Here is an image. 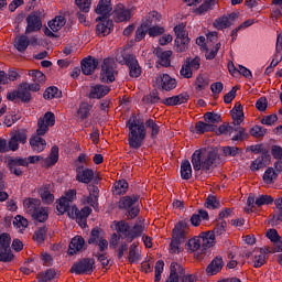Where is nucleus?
I'll list each match as a JSON object with an SVG mask.
<instances>
[{
	"mask_svg": "<svg viewBox=\"0 0 282 282\" xmlns=\"http://www.w3.org/2000/svg\"><path fill=\"white\" fill-rule=\"evenodd\" d=\"M126 127L129 129L128 133V144L130 149L138 150L144 144L147 139V129L151 131V139L155 140L160 135V124L153 119H148L144 122L138 123V117L132 115L126 123Z\"/></svg>",
	"mask_w": 282,
	"mask_h": 282,
	"instance_id": "obj_1",
	"label": "nucleus"
},
{
	"mask_svg": "<svg viewBox=\"0 0 282 282\" xmlns=\"http://www.w3.org/2000/svg\"><path fill=\"white\" fill-rule=\"evenodd\" d=\"M202 221H210V216L205 209H198L197 213H194L191 216L189 220L188 218H185L176 223L172 230V240L170 243L171 254H180V252H182L180 246H182L186 239V230L191 228V225L194 226V228H197Z\"/></svg>",
	"mask_w": 282,
	"mask_h": 282,
	"instance_id": "obj_2",
	"label": "nucleus"
},
{
	"mask_svg": "<svg viewBox=\"0 0 282 282\" xmlns=\"http://www.w3.org/2000/svg\"><path fill=\"white\" fill-rule=\"evenodd\" d=\"M219 160V153L216 150L207 152L206 156H202V150H196L192 154V165L195 173H213L215 170V162Z\"/></svg>",
	"mask_w": 282,
	"mask_h": 282,
	"instance_id": "obj_3",
	"label": "nucleus"
},
{
	"mask_svg": "<svg viewBox=\"0 0 282 282\" xmlns=\"http://www.w3.org/2000/svg\"><path fill=\"white\" fill-rule=\"evenodd\" d=\"M138 202H140V195H126L119 199L117 206L119 210H126L127 219H135V217L140 215V207L138 206Z\"/></svg>",
	"mask_w": 282,
	"mask_h": 282,
	"instance_id": "obj_4",
	"label": "nucleus"
},
{
	"mask_svg": "<svg viewBox=\"0 0 282 282\" xmlns=\"http://www.w3.org/2000/svg\"><path fill=\"white\" fill-rule=\"evenodd\" d=\"M115 228L121 239H127L129 243L138 237H142V232L144 231V227L142 225L135 224L132 228L126 220L115 221Z\"/></svg>",
	"mask_w": 282,
	"mask_h": 282,
	"instance_id": "obj_5",
	"label": "nucleus"
},
{
	"mask_svg": "<svg viewBox=\"0 0 282 282\" xmlns=\"http://www.w3.org/2000/svg\"><path fill=\"white\" fill-rule=\"evenodd\" d=\"M275 204V208H278V214H274L270 220V224H279L282 223V197L274 200V198L270 195H260L256 198V206L260 208V206H272Z\"/></svg>",
	"mask_w": 282,
	"mask_h": 282,
	"instance_id": "obj_6",
	"label": "nucleus"
},
{
	"mask_svg": "<svg viewBox=\"0 0 282 282\" xmlns=\"http://www.w3.org/2000/svg\"><path fill=\"white\" fill-rule=\"evenodd\" d=\"M118 74V68L116 67V62L112 58H105L101 64L100 80L107 85L116 82V75Z\"/></svg>",
	"mask_w": 282,
	"mask_h": 282,
	"instance_id": "obj_7",
	"label": "nucleus"
},
{
	"mask_svg": "<svg viewBox=\"0 0 282 282\" xmlns=\"http://www.w3.org/2000/svg\"><path fill=\"white\" fill-rule=\"evenodd\" d=\"M175 40L174 44L176 47V52L181 54L188 50V44L191 43V37H188V32H186V25L177 24L174 26Z\"/></svg>",
	"mask_w": 282,
	"mask_h": 282,
	"instance_id": "obj_8",
	"label": "nucleus"
},
{
	"mask_svg": "<svg viewBox=\"0 0 282 282\" xmlns=\"http://www.w3.org/2000/svg\"><path fill=\"white\" fill-rule=\"evenodd\" d=\"M10 243H12V238L10 234L3 232L0 235V262L1 263H10L14 260V253H12V248H10Z\"/></svg>",
	"mask_w": 282,
	"mask_h": 282,
	"instance_id": "obj_9",
	"label": "nucleus"
},
{
	"mask_svg": "<svg viewBox=\"0 0 282 282\" xmlns=\"http://www.w3.org/2000/svg\"><path fill=\"white\" fill-rule=\"evenodd\" d=\"M94 265H96V260L84 258L72 265L70 272L73 274H91L94 272Z\"/></svg>",
	"mask_w": 282,
	"mask_h": 282,
	"instance_id": "obj_10",
	"label": "nucleus"
},
{
	"mask_svg": "<svg viewBox=\"0 0 282 282\" xmlns=\"http://www.w3.org/2000/svg\"><path fill=\"white\" fill-rule=\"evenodd\" d=\"M122 58L127 67H129V76H131V78H140V76H142V68L135 55L124 53L122 54Z\"/></svg>",
	"mask_w": 282,
	"mask_h": 282,
	"instance_id": "obj_11",
	"label": "nucleus"
},
{
	"mask_svg": "<svg viewBox=\"0 0 282 282\" xmlns=\"http://www.w3.org/2000/svg\"><path fill=\"white\" fill-rule=\"evenodd\" d=\"M158 89L161 91H173L177 87V79L171 77L169 74H159L155 78Z\"/></svg>",
	"mask_w": 282,
	"mask_h": 282,
	"instance_id": "obj_12",
	"label": "nucleus"
},
{
	"mask_svg": "<svg viewBox=\"0 0 282 282\" xmlns=\"http://www.w3.org/2000/svg\"><path fill=\"white\" fill-rule=\"evenodd\" d=\"M19 166H28V161L25 160V158L17 156L8 159V169L10 173L15 175L17 177H21V175H23V170H21V167Z\"/></svg>",
	"mask_w": 282,
	"mask_h": 282,
	"instance_id": "obj_13",
	"label": "nucleus"
},
{
	"mask_svg": "<svg viewBox=\"0 0 282 282\" xmlns=\"http://www.w3.org/2000/svg\"><path fill=\"white\" fill-rule=\"evenodd\" d=\"M94 180V170L85 167V165H78L76 167V181L82 184H91Z\"/></svg>",
	"mask_w": 282,
	"mask_h": 282,
	"instance_id": "obj_14",
	"label": "nucleus"
},
{
	"mask_svg": "<svg viewBox=\"0 0 282 282\" xmlns=\"http://www.w3.org/2000/svg\"><path fill=\"white\" fill-rule=\"evenodd\" d=\"M112 10L111 0H99L97 8L95 9L96 14H100V17H97V21L109 19Z\"/></svg>",
	"mask_w": 282,
	"mask_h": 282,
	"instance_id": "obj_15",
	"label": "nucleus"
},
{
	"mask_svg": "<svg viewBox=\"0 0 282 282\" xmlns=\"http://www.w3.org/2000/svg\"><path fill=\"white\" fill-rule=\"evenodd\" d=\"M43 28V22L36 13H30L26 17V29L25 34H31V32H39Z\"/></svg>",
	"mask_w": 282,
	"mask_h": 282,
	"instance_id": "obj_16",
	"label": "nucleus"
},
{
	"mask_svg": "<svg viewBox=\"0 0 282 282\" xmlns=\"http://www.w3.org/2000/svg\"><path fill=\"white\" fill-rule=\"evenodd\" d=\"M80 65H82V73L85 76H91V74L96 72V68L98 67V59L89 55L84 59H82Z\"/></svg>",
	"mask_w": 282,
	"mask_h": 282,
	"instance_id": "obj_17",
	"label": "nucleus"
},
{
	"mask_svg": "<svg viewBox=\"0 0 282 282\" xmlns=\"http://www.w3.org/2000/svg\"><path fill=\"white\" fill-rule=\"evenodd\" d=\"M198 238L200 239L202 252H206L215 246V231L213 230L202 231Z\"/></svg>",
	"mask_w": 282,
	"mask_h": 282,
	"instance_id": "obj_18",
	"label": "nucleus"
},
{
	"mask_svg": "<svg viewBox=\"0 0 282 282\" xmlns=\"http://www.w3.org/2000/svg\"><path fill=\"white\" fill-rule=\"evenodd\" d=\"M96 22L98 23L96 25V33L98 35L102 34V36H109V33L113 32V20L109 18L98 20V18H96Z\"/></svg>",
	"mask_w": 282,
	"mask_h": 282,
	"instance_id": "obj_19",
	"label": "nucleus"
},
{
	"mask_svg": "<svg viewBox=\"0 0 282 282\" xmlns=\"http://www.w3.org/2000/svg\"><path fill=\"white\" fill-rule=\"evenodd\" d=\"M113 19L116 23H124L131 20V10L124 8V4H117L113 11Z\"/></svg>",
	"mask_w": 282,
	"mask_h": 282,
	"instance_id": "obj_20",
	"label": "nucleus"
},
{
	"mask_svg": "<svg viewBox=\"0 0 282 282\" xmlns=\"http://www.w3.org/2000/svg\"><path fill=\"white\" fill-rule=\"evenodd\" d=\"M83 248H85V238H83V236H75L68 245L67 254L74 257V254H78Z\"/></svg>",
	"mask_w": 282,
	"mask_h": 282,
	"instance_id": "obj_21",
	"label": "nucleus"
},
{
	"mask_svg": "<svg viewBox=\"0 0 282 282\" xmlns=\"http://www.w3.org/2000/svg\"><path fill=\"white\" fill-rule=\"evenodd\" d=\"M109 91H111L109 86L97 84L95 86H90L88 98L100 100V98H105Z\"/></svg>",
	"mask_w": 282,
	"mask_h": 282,
	"instance_id": "obj_22",
	"label": "nucleus"
},
{
	"mask_svg": "<svg viewBox=\"0 0 282 282\" xmlns=\"http://www.w3.org/2000/svg\"><path fill=\"white\" fill-rule=\"evenodd\" d=\"M189 98L191 96L188 93H182L180 95L163 99V105H166V107H176L177 105H184L188 102Z\"/></svg>",
	"mask_w": 282,
	"mask_h": 282,
	"instance_id": "obj_23",
	"label": "nucleus"
},
{
	"mask_svg": "<svg viewBox=\"0 0 282 282\" xmlns=\"http://www.w3.org/2000/svg\"><path fill=\"white\" fill-rule=\"evenodd\" d=\"M221 268H224V258H221V256H217L207 265L206 273L208 276H215V274H218V272H221Z\"/></svg>",
	"mask_w": 282,
	"mask_h": 282,
	"instance_id": "obj_24",
	"label": "nucleus"
},
{
	"mask_svg": "<svg viewBox=\"0 0 282 282\" xmlns=\"http://www.w3.org/2000/svg\"><path fill=\"white\" fill-rule=\"evenodd\" d=\"M155 55L159 58V64H161L162 67H171V56H173L172 51H164L162 47H158L155 50Z\"/></svg>",
	"mask_w": 282,
	"mask_h": 282,
	"instance_id": "obj_25",
	"label": "nucleus"
},
{
	"mask_svg": "<svg viewBox=\"0 0 282 282\" xmlns=\"http://www.w3.org/2000/svg\"><path fill=\"white\" fill-rule=\"evenodd\" d=\"M23 207L30 217L41 207V199L29 197L23 200Z\"/></svg>",
	"mask_w": 282,
	"mask_h": 282,
	"instance_id": "obj_26",
	"label": "nucleus"
},
{
	"mask_svg": "<svg viewBox=\"0 0 282 282\" xmlns=\"http://www.w3.org/2000/svg\"><path fill=\"white\" fill-rule=\"evenodd\" d=\"M143 105H164V99L160 98V93L156 89L152 90L149 95L142 97Z\"/></svg>",
	"mask_w": 282,
	"mask_h": 282,
	"instance_id": "obj_27",
	"label": "nucleus"
},
{
	"mask_svg": "<svg viewBox=\"0 0 282 282\" xmlns=\"http://www.w3.org/2000/svg\"><path fill=\"white\" fill-rule=\"evenodd\" d=\"M29 142L34 153H42V151H45V147H47L45 139L39 135L31 138Z\"/></svg>",
	"mask_w": 282,
	"mask_h": 282,
	"instance_id": "obj_28",
	"label": "nucleus"
},
{
	"mask_svg": "<svg viewBox=\"0 0 282 282\" xmlns=\"http://www.w3.org/2000/svg\"><path fill=\"white\" fill-rule=\"evenodd\" d=\"M31 218L33 221H39V224H45L47 219H50V213L47 207H43L40 205V208L31 214Z\"/></svg>",
	"mask_w": 282,
	"mask_h": 282,
	"instance_id": "obj_29",
	"label": "nucleus"
},
{
	"mask_svg": "<svg viewBox=\"0 0 282 282\" xmlns=\"http://www.w3.org/2000/svg\"><path fill=\"white\" fill-rule=\"evenodd\" d=\"M195 130L198 135H203V133L217 131V124L208 123L206 121H197L195 124Z\"/></svg>",
	"mask_w": 282,
	"mask_h": 282,
	"instance_id": "obj_30",
	"label": "nucleus"
},
{
	"mask_svg": "<svg viewBox=\"0 0 282 282\" xmlns=\"http://www.w3.org/2000/svg\"><path fill=\"white\" fill-rule=\"evenodd\" d=\"M129 191V183L126 180L117 181L112 186V195L116 197L126 195Z\"/></svg>",
	"mask_w": 282,
	"mask_h": 282,
	"instance_id": "obj_31",
	"label": "nucleus"
},
{
	"mask_svg": "<svg viewBox=\"0 0 282 282\" xmlns=\"http://www.w3.org/2000/svg\"><path fill=\"white\" fill-rule=\"evenodd\" d=\"M18 99L24 105H28V102H31L32 100V93H29L23 83L18 86Z\"/></svg>",
	"mask_w": 282,
	"mask_h": 282,
	"instance_id": "obj_32",
	"label": "nucleus"
},
{
	"mask_svg": "<svg viewBox=\"0 0 282 282\" xmlns=\"http://www.w3.org/2000/svg\"><path fill=\"white\" fill-rule=\"evenodd\" d=\"M58 162V145H53L51 148L50 155L44 160L45 166L50 169L51 166L56 165Z\"/></svg>",
	"mask_w": 282,
	"mask_h": 282,
	"instance_id": "obj_33",
	"label": "nucleus"
},
{
	"mask_svg": "<svg viewBox=\"0 0 282 282\" xmlns=\"http://www.w3.org/2000/svg\"><path fill=\"white\" fill-rule=\"evenodd\" d=\"M14 47L18 52H25V50L30 47V39H28V35H20L15 37Z\"/></svg>",
	"mask_w": 282,
	"mask_h": 282,
	"instance_id": "obj_34",
	"label": "nucleus"
},
{
	"mask_svg": "<svg viewBox=\"0 0 282 282\" xmlns=\"http://www.w3.org/2000/svg\"><path fill=\"white\" fill-rule=\"evenodd\" d=\"M186 250L188 252H197V250H200L202 252V240L199 239V236H195L191 238L186 243H185Z\"/></svg>",
	"mask_w": 282,
	"mask_h": 282,
	"instance_id": "obj_35",
	"label": "nucleus"
},
{
	"mask_svg": "<svg viewBox=\"0 0 282 282\" xmlns=\"http://www.w3.org/2000/svg\"><path fill=\"white\" fill-rule=\"evenodd\" d=\"M181 177L182 180H191V177H193V166H191V161L184 160L181 163Z\"/></svg>",
	"mask_w": 282,
	"mask_h": 282,
	"instance_id": "obj_36",
	"label": "nucleus"
},
{
	"mask_svg": "<svg viewBox=\"0 0 282 282\" xmlns=\"http://www.w3.org/2000/svg\"><path fill=\"white\" fill-rule=\"evenodd\" d=\"M128 261L129 263H138L139 261H142V254L138 252V245H135V242L129 248Z\"/></svg>",
	"mask_w": 282,
	"mask_h": 282,
	"instance_id": "obj_37",
	"label": "nucleus"
},
{
	"mask_svg": "<svg viewBox=\"0 0 282 282\" xmlns=\"http://www.w3.org/2000/svg\"><path fill=\"white\" fill-rule=\"evenodd\" d=\"M62 91L56 86H50L43 94L44 100H52L54 98H61Z\"/></svg>",
	"mask_w": 282,
	"mask_h": 282,
	"instance_id": "obj_38",
	"label": "nucleus"
},
{
	"mask_svg": "<svg viewBox=\"0 0 282 282\" xmlns=\"http://www.w3.org/2000/svg\"><path fill=\"white\" fill-rule=\"evenodd\" d=\"M223 153L226 158H237V155L243 153V150L238 147L226 145L223 147Z\"/></svg>",
	"mask_w": 282,
	"mask_h": 282,
	"instance_id": "obj_39",
	"label": "nucleus"
},
{
	"mask_svg": "<svg viewBox=\"0 0 282 282\" xmlns=\"http://www.w3.org/2000/svg\"><path fill=\"white\" fill-rule=\"evenodd\" d=\"M65 23H66L65 18L58 15L48 22V28L50 30H52V32H58V30H61V28H63Z\"/></svg>",
	"mask_w": 282,
	"mask_h": 282,
	"instance_id": "obj_40",
	"label": "nucleus"
},
{
	"mask_svg": "<svg viewBox=\"0 0 282 282\" xmlns=\"http://www.w3.org/2000/svg\"><path fill=\"white\" fill-rule=\"evenodd\" d=\"M91 207L85 206L82 209H78V213L75 217L76 221H80L82 224H87V217L91 215Z\"/></svg>",
	"mask_w": 282,
	"mask_h": 282,
	"instance_id": "obj_41",
	"label": "nucleus"
},
{
	"mask_svg": "<svg viewBox=\"0 0 282 282\" xmlns=\"http://www.w3.org/2000/svg\"><path fill=\"white\" fill-rule=\"evenodd\" d=\"M279 177V173H276L272 167H268L262 176L264 184H274V180Z\"/></svg>",
	"mask_w": 282,
	"mask_h": 282,
	"instance_id": "obj_42",
	"label": "nucleus"
},
{
	"mask_svg": "<svg viewBox=\"0 0 282 282\" xmlns=\"http://www.w3.org/2000/svg\"><path fill=\"white\" fill-rule=\"evenodd\" d=\"M214 28L216 30H227V28H230V22L228 21V18L226 15H223L220 18H217L214 23H213Z\"/></svg>",
	"mask_w": 282,
	"mask_h": 282,
	"instance_id": "obj_43",
	"label": "nucleus"
},
{
	"mask_svg": "<svg viewBox=\"0 0 282 282\" xmlns=\"http://www.w3.org/2000/svg\"><path fill=\"white\" fill-rule=\"evenodd\" d=\"M89 111H91V106L87 102H83L79 105L77 116L80 120H87V118H89Z\"/></svg>",
	"mask_w": 282,
	"mask_h": 282,
	"instance_id": "obj_44",
	"label": "nucleus"
},
{
	"mask_svg": "<svg viewBox=\"0 0 282 282\" xmlns=\"http://www.w3.org/2000/svg\"><path fill=\"white\" fill-rule=\"evenodd\" d=\"M39 193L44 204H54V194L50 193V188L42 187Z\"/></svg>",
	"mask_w": 282,
	"mask_h": 282,
	"instance_id": "obj_45",
	"label": "nucleus"
},
{
	"mask_svg": "<svg viewBox=\"0 0 282 282\" xmlns=\"http://www.w3.org/2000/svg\"><path fill=\"white\" fill-rule=\"evenodd\" d=\"M46 237H47V227L45 226L35 230L33 235V239L34 241H36V243H44Z\"/></svg>",
	"mask_w": 282,
	"mask_h": 282,
	"instance_id": "obj_46",
	"label": "nucleus"
},
{
	"mask_svg": "<svg viewBox=\"0 0 282 282\" xmlns=\"http://www.w3.org/2000/svg\"><path fill=\"white\" fill-rule=\"evenodd\" d=\"M205 206L206 208H209V210H215L217 208H221V202L217 199V196L209 195L206 198Z\"/></svg>",
	"mask_w": 282,
	"mask_h": 282,
	"instance_id": "obj_47",
	"label": "nucleus"
},
{
	"mask_svg": "<svg viewBox=\"0 0 282 282\" xmlns=\"http://www.w3.org/2000/svg\"><path fill=\"white\" fill-rule=\"evenodd\" d=\"M194 85H195L196 91H204V89H206V87H208V79H206V77H204V75L199 74L196 77Z\"/></svg>",
	"mask_w": 282,
	"mask_h": 282,
	"instance_id": "obj_48",
	"label": "nucleus"
},
{
	"mask_svg": "<svg viewBox=\"0 0 282 282\" xmlns=\"http://www.w3.org/2000/svg\"><path fill=\"white\" fill-rule=\"evenodd\" d=\"M204 120L208 124H219V122H221V115L215 112H206L204 115Z\"/></svg>",
	"mask_w": 282,
	"mask_h": 282,
	"instance_id": "obj_49",
	"label": "nucleus"
},
{
	"mask_svg": "<svg viewBox=\"0 0 282 282\" xmlns=\"http://www.w3.org/2000/svg\"><path fill=\"white\" fill-rule=\"evenodd\" d=\"M100 232H102V230L98 227H95L91 229L90 231V236L88 239V245L89 246H94V243H98L100 241V239H102V237H100Z\"/></svg>",
	"mask_w": 282,
	"mask_h": 282,
	"instance_id": "obj_50",
	"label": "nucleus"
},
{
	"mask_svg": "<svg viewBox=\"0 0 282 282\" xmlns=\"http://www.w3.org/2000/svg\"><path fill=\"white\" fill-rule=\"evenodd\" d=\"M265 250L260 249V253L253 257V268H261V265H265Z\"/></svg>",
	"mask_w": 282,
	"mask_h": 282,
	"instance_id": "obj_51",
	"label": "nucleus"
},
{
	"mask_svg": "<svg viewBox=\"0 0 282 282\" xmlns=\"http://www.w3.org/2000/svg\"><path fill=\"white\" fill-rule=\"evenodd\" d=\"M185 64L188 65V67L192 69V72H197V69H199V67H202V58H199V56H196L194 58H189L187 57L185 59Z\"/></svg>",
	"mask_w": 282,
	"mask_h": 282,
	"instance_id": "obj_52",
	"label": "nucleus"
},
{
	"mask_svg": "<svg viewBox=\"0 0 282 282\" xmlns=\"http://www.w3.org/2000/svg\"><path fill=\"white\" fill-rule=\"evenodd\" d=\"M29 76H31L33 83H37L39 85L45 83V74L41 70H30Z\"/></svg>",
	"mask_w": 282,
	"mask_h": 282,
	"instance_id": "obj_53",
	"label": "nucleus"
},
{
	"mask_svg": "<svg viewBox=\"0 0 282 282\" xmlns=\"http://www.w3.org/2000/svg\"><path fill=\"white\" fill-rule=\"evenodd\" d=\"M246 138H248L246 129L241 126H237L236 134L231 138L232 142H239L241 140H246Z\"/></svg>",
	"mask_w": 282,
	"mask_h": 282,
	"instance_id": "obj_54",
	"label": "nucleus"
},
{
	"mask_svg": "<svg viewBox=\"0 0 282 282\" xmlns=\"http://www.w3.org/2000/svg\"><path fill=\"white\" fill-rule=\"evenodd\" d=\"M12 137L20 143L25 144L28 142V131L20 129L15 131Z\"/></svg>",
	"mask_w": 282,
	"mask_h": 282,
	"instance_id": "obj_55",
	"label": "nucleus"
},
{
	"mask_svg": "<svg viewBox=\"0 0 282 282\" xmlns=\"http://www.w3.org/2000/svg\"><path fill=\"white\" fill-rule=\"evenodd\" d=\"M268 133V129L263 128V126H254L250 129V134L253 138H263Z\"/></svg>",
	"mask_w": 282,
	"mask_h": 282,
	"instance_id": "obj_56",
	"label": "nucleus"
},
{
	"mask_svg": "<svg viewBox=\"0 0 282 282\" xmlns=\"http://www.w3.org/2000/svg\"><path fill=\"white\" fill-rule=\"evenodd\" d=\"M69 206H70V203H68L66 198L61 197L58 199V204L56 206L57 213L59 215H65V213H67V209L69 208Z\"/></svg>",
	"mask_w": 282,
	"mask_h": 282,
	"instance_id": "obj_57",
	"label": "nucleus"
},
{
	"mask_svg": "<svg viewBox=\"0 0 282 282\" xmlns=\"http://www.w3.org/2000/svg\"><path fill=\"white\" fill-rule=\"evenodd\" d=\"M47 131H50V126L45 123V119L40 118L37 121V130H36L37 137L46 134Z\"/></svg>",
	"mask_w": 282,
	"mask_h": 282,
	"instance_id": "obj_58",
	"label": "nucleus"
},
{
	"mask_svg": "<svg viewBox=\"0 0 282 282\" xmlns=\"http://www.w3.org/2000/svg\"><path fill=\"white\" fill-rule=\"evenodd\" d=\"M180 75H181V78H187V79L193 78V68H191V66H188V64L184 62L180 70Z\"/></svg>",
	"mask_w": 282,
	"mask_h": 282,
	"instance_id": "obj_59",
	"label": "nucleus"
},
{
	"mask_svg": "<svg viewBox=\"0 0 282 282\" xmlns=\"http://www.w3.org/2000/svg\"><path fill=\"white\" fill-rule=\"evenodd\" d=\"M76 6L79 8L80 12H89L91 8V0H75Z\"/></svg>",
	"mask_w": 282,
	"mask_h": 282,
	"instance_id": "obj_60",
	"label": "nucleus"
},
{
	"mask_svg": "<svg viewBox=\"0 0 282 282\" xmlns=\"http://www.w3.org/2000/svg\"><path fill=\"white\" fill-rule=\"evenodd\" d=\"M164 32H165L164 28L159 26V25H153L148 29V34L151 37L162 36V34H164Z\"/></svg>",
	"mask_w": 282,
	"mask_h": 282,
	"instance_id": "obj_61",
	"label": "nucleus"
},
{
	"mask_svg": "<svg viewBox=\"0 0 282 282\" xmlns=\"http://www.w3.org/2000/svg\"><path fill=\"white\" fill-rule=\"evenodd\" d=\"M264 161H265V155H263V154L261 156L257 158L251 163V166H250L251 171H259L260 169H263V166H264L263 162Z\"/></svg>",
	"mask_w": 282,
	"mask_h": 282,
	"instance_id": "obj_62",
	"label": "nucleus"
},
{
	"mask_svg": "<svg viewBox=\"0 0 282 282\" xmlns=\"http://www.w3.org/2000/svg\"><path fill=\"white\" fill-rule=\"evenodd\" d=\"M276 120H279V117L276 116V113L268 115L261 119V124H265L267 127H272V124H274Z\"/></svg>",
	"mask_w": 282,
	"mask_h": 282,
	"instance_id": "obj_63",
	"label": "nucleus"
},
{
	"mask_svg": "<svg viewBox=\"0 0 282 282\" xmlns=\"http://www.w3.org/2000/svg\"><path fill=\"white\" fill-rule=\"evenodd\" d=\"M13 225H15L17 228L25 229V228H28V226L30 225V223L26 220L25 217H23V216H21V215H17V216H15V221H13Z\"/></svg>",
	"mask_w": 282,
	"mask_h": 282,
	"instance_id": "obj_64",
	"label": "nucleus"
}]
</instances>
